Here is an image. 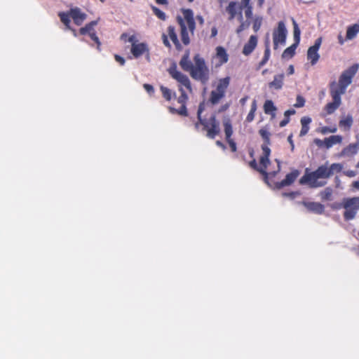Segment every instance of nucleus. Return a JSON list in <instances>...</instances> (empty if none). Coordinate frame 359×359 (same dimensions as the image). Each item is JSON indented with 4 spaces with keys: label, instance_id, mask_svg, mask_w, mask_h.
<instances>
[{
    "label": "nucleus",
    "instance_id": "c85d7f7f",
    "mask_svg": "<svg viewBox=\"0 0 359 359\" xmlns=\"http://www.w3.org/2000/svg\"><path fill=\"white\" fill-rule=\"evenodd\" d=\"M264 111L266 114H271L272 117H274L276 114L275 111L277 110L276 107L271 100H267L264 104Z\"/></svg>",
    "mask_w": 359,
    "mask_h": 359
},
{
    "label": "nucleus",
    "instance_id": "dca6fc26",
    "mask_svg": "<svg viewBox=\"0 0 359 359\" xmlns=\"http://www.w3.org/2000/svg\"><path fill=\"white\" fill-rule=\"evenodd\" d=\"M302 204L306 209L312 212L321 215L324 212L325 207L320 203L318 202H306L303 201Z\"/></svg>",
    "mask_w": 359,
    "mask_h": 359
},
{
    "label": "nucleus",
    "instance_id": "5fc2aeb1",
    "mask_svg": "<svg viewBox=\"0 0 359 359\" xmlns=\"http://www.w3.org/2000/svg\"><path fill=\"white\" fill-rule=\"evenodd\" d=\"M290 118L285 117L280 122L279 126L280 127L283 128L289 122H290Z\"/></svg>",
    "mask_w": 359,
    "mask_h": 359
},
{
    "label": "nucleus",
    "instance_id": "4be33fe9",
    "mask_svg": "<svg viewBox=\"0 0 359 359\" xmlns=\"http://www.w3.org/2000/svg\"><path fill=\"white\" fill-rule=\"evenodd\" d=\"M343 137L341 135H331L329 137L325 138V148L330 149L334 144H341Z\"/></svg>",
    "mask_w": 359,
    "mask_h": 359
},
{
    "label": "nucleus",
    "instance_id": "1a4fd4ad",
    "mask_svg": "<svg viewBox=\"0 0 359 359\" xmlns=\"http://www.w3.org/2000/svg\"><path fill=\"white\" fill-rule=\"evenodd\" d=\"M168 38L172 41L176 50L180 51L182 50V46L178 39L175 27L173 25H169L167 28V34H162V40L164 46L168 48H171V44Z\"/></svg>",
    "mask_w": 359,
    "mask_h": 359
},
{
    "label": "nucleus",
    "instance_id": "6ab92c4d",
    "mask_svg": "<svg viewBox=\"0 0 359 359\" xmlns=\"http://www.w3.org/2000/svg\"><path fill=\"white\" fill-rule=\"evenodd\" d=\"M239 4L236 1H231L229 5L226 7V12L229 15L228 20H233L236 15L238 16L239 13Z\"/></svg>",
    "mask_w": 359,
    "mask_h": 359
},
{
    "label": "nucleus",
    "instance_id": "cd10ccee",
    "mask_svg": "<svg viewBox=\"0 0 359 359\" xmlns=\"http://www.w3.org/2000/svg\"><path fill=\"white\" fill-rule=\"evenodd\" d=\"M97 24V20L91 21L86 24L84 27L79 29V34L81 35L91 34L95 32L94 27Z\"/></svg>",
    "mask_w": 359,
    "mask_h": 359
},
{
    "label": "nucleus",
    "instance_id": "7ed1b4c3",
    "mask_svg": "<svg viewBox=\"0 0 359 359\" xmlns=\"http://www.w3.org/2000/svg\"><path fill=\"white\" fill-rule=\"evenodd\" d=\"M343 165L339 163H334L328 166L327 163L319 166L315 171L307 172L301 177V184H308L311 188L321 187L326 184V182L318 181V179H328L335 172H340Z\"/></svg>",
    "mask_w": 359,
    "mask_h": 359
},
{
    "label": "nucleus",
    "instance_id": "412c9836",
    "mask_svg": "<svg viewBox=\"0 0 359 359\" xmlns=\"http://www.w3.org/2000/svg\"><path fill=\"white\" fill-rule=\"evenodd\" d=\"M216 57L218 60L219 65H222L228 62L229 55L226 50L222 46H217L216 48Z\"/></svg>",
    "mask_w": 359,
    "mask_h": 359
},
{
    "label": "nucleus",
    "instance_id": "f8f14e48",
    "mask_svg": "<svg viewBox=\"0 0 359 359\" xmlns=\"http://www.w3.org/2000/svg\"><path fill=\"white\" fill-rule=\"evenodd\" d=\"M322 43V38H318L315 41V43L313 46L309 48L307 51V60L310 62L311 65H315L319 58L320 55L318 53V50L320 47Z\"/></svg>",
    "mask_w": 359,
    "mask_h": 359
},
{
    "label": "nucleus",
    "instance_id": "393cba45",
    "mask_svg": "<svg viewBox=\"0 0 359 359\" xmlns=\"http://www.w3.org/2000/svg\"><path fill=\"white\" fill-rule=\"evenodd\" d=\"M259 134L264 141V144L262 146H269L271 144V134L266 127L262 128L259 130Z\"/></svg>",
    "mask_w": 359,
    "mask_h": 359
},
{
    "label": "nucleus",
    "instance_id": "a19ab883",
    "mask_svg": "<svg viewBox=\"0 0 359 359\" xmlns=\"http://www.w3.org/2000/svg\"><path fill=\"white\" fill-rule=\"evenodd\" d=\"M262 25V18H257L255 19L252 28L253 30L257 32L259 30Z\"/></svg>",
    "mask_w": 359,
    "mask_h": 359
},
{
    "label": "nucleus",
    "instance_id": "49530a36",
    "mask_svg": "<svg viewBox=\"0 0 359 359\" xmlns=\"http://www.w3.org/2000/svg\"><path fill=\"white\" fill-rule=\"evenodd\" d=\"M249 165L251 168L259 172V166L257 165V161L255 158L249 162Z\"/></svg>",
    "mask_w": 359,
    "mask_h": 359
},
{
    "label": "nucleus",
    "instance_id": "2f4dec72",
    "mask_svg": "<svg viewBox=\"0 0 359 359\" xmlns=\"http://www.w3.org/2000/svg\"><path fill=\"white\" fill-rule=\"evenodd\" d=\"M299 46V43H294L290 46L287 48L283 53L282 57L283 58H292L295 54V50Z\"/></svg>",
    "mask_w": 359,
    "mask_h": 359
},
{
    "label": "nucleus",
    "instance_id": "69168bd1",
    "mask_svg": "<svg viewBox=\"0 0 359 359\" xmlns=\"http://www.w3.org/2000/svg\"><path fill=\"white\" fill-rule=\"evenodd\" d=\"M351 187L359 190V181H355L352 183Z\"/></svg>",
    "mask_w": 359,
    "mask_h": 359
},
{
    "label": "nucleus",
    "instance_id": "f03ea898",
    "mask_svg": "<svg viewBox=\"0 0 359 359\" xmlns=\"http://www.w3.org/2000/svg\"><path fill=\"white\" fill-rule=\"evenodd\" d=\"M168 72L171 77L175 79L178 83V90L180 92V95L177 98V102L180 104L179 108H175L172 106L168 107V109L172 114H177L181 116H188V110L187 108V103L189 97L185 92L183 87H184L189 93H192V87L189 77L178 71L177 66L174 64L168 69Z\"/></svg>",
    "mask_w": 359,
    "mask_h": 359
},
{
    "label": "nucleus",
    "instance_id": "e2e57ef3",
    "mask_svg": "<svg viewBox=\"0 0 359 359\" xmlns=\"http://www.w3.org/2000/svg\"><path fill=\"white\" fill-rule=\"evenodd\" d=\"M248 100V96H245L243 97H242L241 100H240V103L242 106H244L247 102V100Z\"/></svg>",
    "mask_w": 359,
    "mask_h": 359
},
{
    "label": "nucleus",
    "instance_id": "58836bf2",
    "mask_svg": "<svg viewBox=\"0 0 359 359\" xmlns=\"http://www.w3.org/2000/svg\"><path fill=\"white\" fill-rule=\"evenodd\" d=\"M90 39L96 43L97 45V49L100 51L101 50V42L98 38V36L96 34V32H93L91 34L89 35Z\"/></svg>",
    "mask_w": 359,
    "mask_h": 359
},
{
    "label": "nucleus",
    "instance_id": "6e6d98bb",
    "mask_svg": "<svg viewBox=\"0 0 359 359\" xmlns=\"http://www.w3.org/2000/svg\"><path fill=\"white\" fill-rule=\"evenodd\" d=\"M287 141H288V142L290 143V144L291 146V150L293 151L294 148V142H293V140H292V134H290L288 136Z\"/></svg>",
    "mask_w": 359,
    "mask_h": 359
},
{
    "label": "nucleus",
    "instance_id": "ea45409f",
    "mask_svg": "<svg viewBox=\"0 0 359 359\" xmlns=\"http://www.w3.org/2000/svg\"><path fill=\"white\" fill-rule=\"evenodd\" d=\"M304 104H305V99L301 95H297V100H296V103L294 104V107L296 108H300V107H304Z\"/></svg>",
    "mask_w": 359,
    "mask_h": 359
},
{
    "label": "nucleus",
    "instance_id": "7c9ffc66",
    "mask_svg": "<svg viewBox=\"0 0 359 359\" xmlns=\"http://www.w3.org/2000/svg\"><path fill=\"white\" fill-rule=\"evenodd\" d=\"M160 90L163 97L168 102H170L172 97H175V93L165 86H161Z\"/></svg>",
    "mask_w": 359,
    "mask_h": 359
},
{
    "label": "nucleus",
    "instance_id": "f257e3e1",
    "mask_svg": "<svg viewBox=\"0 0 359 359\" xmlns=\"http://www.w3.org/2000/svg\"><path fill=\"white\" fill-rule=\"evenodd\" d=\"M358 68V64H353L341 73L338 82L332 81L330 83V93L332 102H328L324 107L327 114H333L339 107L341 104V96L346 93L347 87L352 83Z\"/></svg>",
    "mask_w": 359,
    "mask_h": 359
},
{
    "label": "nucleus",
    "instance_id": "473e14b6",
    "mask_svg": "<svg viewBox=\"0 0 359 359\" xmlns=\"http://www.w3.org/2000/svg\"><path fill=\"white\" fill-rule=\"evenodd\" d=\"M238 20L241 22V25L238 27L236 29V33L238 34H241L243 30L248 29L250 27V22L248 21H243V14L241 11H239L238 13Z\"/></svg>",
    "mask_w": 359,
    "mask_h": 359
},
{
    "label": "nucleus",
    "instance_id": "2eb2a0df",
    "mask_svg": "<svg viewBox=\"0 0 359 359\" xmlns=\"http://www.w3.org/2000/svg\"><path fill=\"white\" fill-rule=\"evenodd\" d=\"M69 15L73 19L74 22L79 26L86 19L87 15L83 13L79 8H74L69 10Z\"/></svg>",
    "mask_w": 359,
    "mask_h": 359
},
{
    "label": "nucleus",
    "instance_id": "37998d69",
    "mask_svg": "<svg viewBox=\"0 0 359 359\" xmlns=\"http://www.w3.org/2000/svg\"><path fill=\"white\" fill-rule=\"evenodd\" d=\"M226 142H228L230 148H231V150L233 151V152H235L236 151V149H237V147H236V142L233 141V140H232L231 138H229V140H226Z\"/></svg>",
    "mask_w": 359,
    "mask_h": 359
},
{
    "label": "nucleus",
    "instance_id": "6e6552de",
    "mask_svg": "<svg viewBox=\"0 0 359 359\" xmlns=\"http://www.w3.org/2000/svg\"><path fill=\"white\" fill-rule=\"evenodd\" d=\"M230 77L226 76L218 80L215 90H212L209 97V102L212 104H217L224 97L226 90L230 84Z\"/></svg>",
    "mask_w": 359,
    "mask_h": 359
},
{
    "label": "nucleus",
    "instance_id": "774afa93",
    "mask_svg": "<svg viewBox=\"0 0 359 359\" xmlns=\"http://www.w3.org/2000/svg\"><path fill=\"white\" fill-rule=\"evenodd\" d=\"M158 4L165 5L168 4L167 0H155Z\"/></svg>",
    "mask_w": 359,
    "mask_h": 359
},
{
    "label": "nucleus",
    "instance_id": "9b49d317",
    "mask_svg": "<svg viewBox=\"0 0 359 359\" xmlns=\"http://www.w3.org/2000/svg\"><path fill=\"white\" fill-rule=\"evenodd\" d=\"M262 155L259 158V172L264 175L265 179L268 178V172H266L268 165L270 164L269 156L271 154V149L266 146H262Z\"/></svg>",
    "mask_w": 359,
    "mask_h": 359
},
{
    "label": "nucleus",
    "instance_id": "052dcab7",
    "mask_svg": "<svg viewBox=\"0 0 359 359\" xmlns=\"http://www.w3.org/2000/svg\"><path fill=\"white\" fill-rule=\"evenodd\" d=\"M196 20L198 22V23L201 25H203L204 24V19L202 15H197L196 18Z\"/></svg>",
    "mask_w": 359,
    "mask_h": 359
},
{
    "label": "nucleus",
    "instance_id": "603ef678",
    "mask_svg": "<svg viewBox=\"0 0 359 359\" xmlns=\"http://www.w3.org/2000/svg\"><path fill=\"white\" fill-rule=\"evenodd\" d=\"M270 55H271L270 48H269V44L267 43L266 45V48L264 50V57H265V59L269 60Z\"/></svg>",
    "mask_w": 359,
    "mask_h": 359
},
{
    "label": "nucleus",
    "instance_id": "bb28decb",
    "mask_svg": "<svg viewBox=\"0 0 359 359\" xmlns=\"http://www.w3.org/2000/svg\"><path fill=\"white\" fill-rule=\"evenodd\" d=\"M302 128L299 133V136L303 137L306 135L309 130V124L311 123V118L309 116H304L301 118Z\"/></svg>",
    "mask_w": 359,
    "mask_h": 359
},
{
    "label": "nucleus",
    "instance_id": "72a5a7b5",
    "mask_svg": "<svg viewBox=\"0 0 359 359\" xmlns=\"http://www.w3.org/2000/svg\"><path fill=\"white\" fill-rule=\"evenodd\" d=\"M257 109V101L255 100H254L252 102L250 110L245 118V122L251 123L254 120Z\"/></svg>",
    "mask_w": 359,
    "mask_h": 359
},
{
    "label": "nucleus",
    "instance_id": "f704fd0d",
    "mask_svg": "<svg viewBox=\"0 0 359 359\" xmlns=\"http://www.w3.org/2000/svg\"><path fill=\"white\" fill-rule=\"evenodd\" d=\"M58 16L60 18L61 22L66 26L67 29H71L70 27V15L69 11L68 13L60 12Z\"/></svg>",
    "mask_w": 359,
    "mask_h": 359
},
{
    "label": "nucleus",
    "instance_id": "bf43d9fd",
    "mask_svg": "<svg viewBox=\"0 0 359 359\" xmlns=\"http://www.w3.org/2000/svg\"><path fill=\"white\" fill-rule=\"evenodd\" d=\"M268 61L269 60L265 59V57H263L262 60L259 62L258 67L261 68L262 67L265 65Z\"/></svg>",
    "mask_w": 359,
    "mask_h": 359
},
{
    "label": "nucleus",
    "instance_id": "e433bc0d",
    "mask_svg": "<svg viewBox=\"0 0 359 359\" xmlns=\"http://www.w3.org/2000/svg\"><path fill=\"white\" fill-rule=\"evenodd\" d=\"M293 25H294V42L297 43H299L300 42V34L301 32L298 27L297 22L293 20Z\"/></svg>",
    "mask_w": 359,
    "mask_h": 359
},
{
    "label": "nucleus",
    "instance_id": "423d86ee",
    "mask_svg": "<svg viewBox=\"0 0 359 359\" xmlns=\"http://www.w3.org/2000/svg\"><path fill=\"white\" fill-rule=\"evenodd\" d=\"M194 66L192 67L189 74L194 80L200 81L205 85L210 79V70L205 64L204 58L199 54H196L194 57Z\"/></svg>",
    "mask_w": 359,
    "mask_h": 359
},
{
    "label": "nucleus",
    "instance_id": "13d9d810",
    "mask_svg": "<svg viewBox=\"0 0 359 359\" xmlns=\"http://www.w3.org/2000/svg\"><path fill=\"white\" fill-rule=\"evenodd\" d=\"M127 41L131 43V45L133 44V43H136L137 40H136L135 36L132 35V36H129L128 39H127Z\"/></svg>",
    "mask_w": 359,
    "mask_h": 359
},
{
    "label": "nucleus",
    "instance_id": "4c0bfd02",
    "mask_svg": "<svg viewBox=\"0 0 359 359\" xmlns=\"http://www.w3.org/2000/svg\"><path fill=\"white\" fill-rule=\"evenodd\" d=\"M152 11L154 12V13L161 20H165V18H166V15L165 13L162 11L161 10H160L159 8H156V7H153L152 8Z\"/></svg>",
    "mask_w": 359,
    "mask_h": 359
},
{
    "label": "nucleus",
    "instance_id": "a18cd8bd",
    "mask_svg": "<svg viewBox=\"0 0 359 359\" xmlns=\"http://www.w3.org/2000/svg\"><path fill=\"white\" fill-rule=\"evenodd\" d=\"M143 87L149 94L151 95L154 93V87L151 84L145 83Z\"/></svg>",
    "mask_w": 359,
    "mask_h": 359
},
{
    "label": "nucleus",
    "instance_id": "4468645a",
    "mask_svg": "<svg viewBox=\"0 0 359 359\" xmlns=\"http://www.w3.org/2000/svg\"><path fill=\"white\" fill-rule=\"evenodd\" d=\"M300 172L298 170H293L290 173L287 174L285 178L280 182H278L276 183V187L278 189H280L285 187H287L294 183L296 179L299 175Z\"/></svg>",
    "mask_w": 359,
    "mask_h": 359
},
{
    "label": "nucleus",
    "instance_id": "0e129e2a",
    "mask_svg": "<svg viewBox=\"0 0 359 359\" xmlns=\"http://www.w3.org/2000/svg\"><path fill=\"white\" fill-rule=\"evenodd\" d=\"M338 41L340 45H343L344 43L345 39L343 38L341 34L338 35Z\"/></svg>",
    "mask_w": 359,
    "mask_h": 359
},
{
    "label": "nucleus",
    "instance_id": "ddd939ff",
    "mask_svg": "<svg viewBox=\"0 0 359 359\" xmlns=\"http://www.w3.org/2000/svg\"><path fill=\"white\" fill-rule=\"evenodd\" d=\"M130 52L135 58L146 54L147 60H149V48L145 43H133L131 46Z\"/></svg>",
    "mask_w": 359,
    "mask_h": 359
},
{
    "label": "nucleus",
    "instance_id": "aec40b11",
    "mask_svg": "<svg viewBox=\"0 0 359 359\" xmlns=\"http://www.w3.org/2000/svg\"><path fill=\"white\" fill-rule=\"evenodd\" d=\"M180 65L181 68L187 72H190L194 65L189 59V52L187 51L182 57L180 61Z\"/></svg>",
    "mask_w": 359,
    "mask_h": 359
},
{
    "label": "nucleus",
    "instance_id": "09e8293b",
    "mask_svg": "<svg viewBox=\"0 0 359 359\" xmlns=\"http://www.w3.org/2000/svg\"><path fill=\"white\" fill-rule=\"evenodd\" d=\"M313 142H314L316 146H318V147H320V148L325 147V139L323 140H322L316 138L313 140Z\"/></svg>",
    "mask_w": 359,
    "mask_h": 359
},
{
    "label": "nucleus",
    "instance_id": "0eeeda50",
    "mask_svg": "<svg viewBox=\"0 0 359 359\" xmlns=\"http://www.w3.org/2000/svg\"><path fill=\"white\" fill-rule=\"evenodd\" d=\"M344 208L343 217L345 221L353 219L358 210H359V196L344 198L341 203H337L332 205L334 209Z\"/></svg>",
    "mask_w": 359,
    "mask_h": 359
},
{
    "label": "nucleus",
    "instance_id": "338daca9",
    "mask_svg": "<svg viewBox=\"0 0 359 359\" xmlns=\"http://www.w3.org/2000/svg\"><path fill=\"white\" fill-rule=\"evenodd\" d=\"M229 108V105L228 104H224L223 106H222L219 109V112H222V111H226L227 109Z\"/></svg>",
    "mask_w": 359,
    "mask_h": 359
},
{
    "label": "nucleus",
    "instance_id": "864d4df0",
    "mask_svg": "<svg viewBox=\"0 0 359 359\" xmlns=\"http://www.w3.org/2000/svg\"><path fill=\"white\" fill-rule=\"evenodd\" d=\"M318 132L323 135L329 133H330V127H328V126L322 127L318 130Z\"/></svg>",
    "mask_w": 359,
    "mask_h": 359
},
{
    "label": "nucleus",
    "instance_id": "8fccbe9b",
    "mask_svg": "<svg viewBox=\"0 0 359 359\" xmlns=\"http://www.w3.org/2000/svg\"><path fill=\"white\" fill-rule=\"evenodd\" d=\"M114 59H115V60H116L117 62H118L121 65H122V66H123V65H124L126 60H125V59H124L123 57H121V55H114Z\"/></svg>",
    "mask_w": 359,
    "mask_h": 359
},
{
    "label": "nucleus",
    "instance_id": "b1692460",
    "mask_svg": "<svg viewBox=\"0 0 359 359\" xmlns=\"http://www.w3.org/2000/svg\"><path fill=\"white\" fill-rule=\"evenodd\" d=\"M359 33V24L355 23L347 27L346 40H352Z\"/></svg>",
    "mask_w": 359,
    "mask_h": 359
},
{
    "label": "nucleus",
    "instance_id": "9d476101",
    "mask_svg": "<svg viewBox=\"0 0 359 359\" xmlns=\"http://www.w3.org/2000/svg\"><path fill=\"white\" fill-rule=\"evenodd\" d=\"M287 29L284 22L280 21L278 23V27L274 29L273 33V48L277 49L279 45H284L286 40Z\"/></svg>",
    "mask_w": 359,
    "mask_h": 359
},
{
    "label": "nucleus",
    "instance_id": "680f3d73",
    "mask_svg": "<svg viewBox=\"0 0 359 359\" xmlns=\"http://www.w3.org/2000/svg\"><path fill=\"white\" fill-rule=\"evenodd\" d=\"M294 72V66L293 65H290L288 69H287V74L289 75H291V74H293Z\"/></svg>",
    "mask_w": 359,
    "mask_h": 359
},
{
    "label": "nucleus",
    "instance_id": "4d7b16f0",
    "mask_svg": "<svg viewBox=\"0 0 359 359\" xmlns=\"http://www.w3.org/2000/svg\"><path fill=\"white\" fill-rule=\"evenodd\" d=\"M294 114H295V111L294 109H288V110L285 111L284 116L285 117H289L290 118V115H293Z\"/></svg>",
    "mask_w": 359,
    "mask_h": 359
},
{
    "label": "nucleus",
    "instance_id": "c03bdc74",
    "mask_svg": "<svg viewBox=\"0 0 359 359\" xmlns=\"http://www.w3.org/2000/svg\"><path fill=\"white\" fill-rule=\"evenodd\" d=\"M239 11L242 12L243 7L252 6L250 0H241V4L239 5Z\"/></svg>",
    "mask_w": 359,
    "mask_h": 359
},
{
    "label": "nucleus",
    "instance_id": "de8ad7c7",
    "mask_svg": "<svg viewBox=\"0 0 359 359\" xmlns=\"http://www.w3.org/2000/svg\"><path fill=\"white\" fill-rule=\"evenodd\" d=\"M299 193L297 191H292V192H285L283 193V196L285 197H290V198H294L297 195H299Z\"/></svg>",
    "mask_w": 359,
    "mask_h": 359
},
{
    "label": "nucleus",
    "instance_id": "a878e982",
    "mask_svg": "<svg viewBox=\"0 0 359 359\" xmlns=\"http://www.w3.org/2000/svg\"><path fill=\"white\" fill-rule=\"evenodd\" d=\"M359 150V144L353 143L350 144L347 147H344L341 151V154L344 156H353L358 153Z\"/></svg>",
    "mask_w": 359,
    "mask_h": 359
},
{
    "label": "nucleus",
    "instance_id": "79ce46f5",
    "mask_svg": "<svg viewBox=\"0 0 359 359\" xmlns=\"http://www.w3.org/2000/svg\"><path fill=\"white\" fill-rule=\"evenodd\" d=\"M245 9V15L247 18H251L252 17V6L243 7Z\"/></svg>",
    "mask_w": 359,
    "mask_h": 359
},
{
    "label": "nucleus",
    "instance_id": "f3484780",
    "mask_svg": "<svg viewBox=\"0 0 359 359\" xmlns=\"http://www.w3.org/2000/svg\"><path fill=\"white\" fill-rule=\"evenodd\" d=\"M284 74L275 75L273 80L268 83L269 88L273 90H280L284 84Z\"/></svg>",
    "mask_w": 359,
    "mask_h": 359
},
{
    "label": "nucleus",
    "instance_id": "5701e85b",
    "mask_svg": "<svg viewBox=\"0 0 359 359\" xmlns=\"http://www.w3.org/2000/svg\"><path fill=\"white\" fill-rule=\"evenodd\" d=\"M353 123V116L348 114L346 116L342 117L339 121V126L344 130H350Z\"/></svg>",
    "mask_w": 359,
    "mask_h": 359
},
{
    "label": "nucleus",
    "instance_id": "c9c22d12",
    "mask_svg": "<svg viewBox=\"0 0 359 359\" xmlns=\"http://www.w3.org/2000/svg\"><path fill=\"white\" fill-rule=\"evenodd\" d=\"M333 191L330 187H326L323 191H320V196L323 201H330L332 196Z\"/></svg>",
    "mask_w": 359,
    "mask_h": 359
},
{
    "label": "nucleus",
    "instance_id": "20e7f679",
    "mask_svg": "<svg viewBox=\"0 0 359 359\" xmlns=\"http://www.w3.org/2000/svg\"><path fill=\"white\" fill-rule=\"evenodd\" d=\"M182 13L183 16H177L176 20L180 26L182 42L184 46H188L191 41L189 35L193 36L194 34L196 25V20L191 9H182Z\"/></svg>",
    "mask_w": 359,
    "mask_h": 359
},
{
    "label": "nucleus",
    "instance_id": "39448f33",
    "mask_svg": "<svg viewBox=\"0 0 359 359\" xmlns=\"http://www.w3.org/2000/svg\"><path fill=\"white\" fill-rule=\"evenodd\" d=\"M205 104L201 102L197 111L198 121L195 123L194 127L196 130H199L201 126H203V130L206 131L207 137L214 139L219 134V123L216 118L215 114H212L208 118H203L202 113L205 110Z\"/></svg>",
    "mask_w": 359,
    "mask_h": 359
},
{
    "label": "nucleus",
    "instance_id": "c756f323",
    "mask_svg": "<svg viewBox=\"0 0 359 359\" xmlns=\"http://www.w3.org/2000/svg\"><path fill=\"white\" fill-rule=\"evenodd\" d=\"M223 126L226 140L231 138V136L233 135V127L231 121L229 118H226L223 121Z\"/></svg>",
    "mask_w": 359,
    "mask_h": 359
},
{
    "label": "nucleus",
    "instance_id": "a211bd4d",
    "mask_svg": "<svg viewBox=\"0 0 359 359\" xmlns=\"http://www.w3.org/2000/svg\"><path fill=\"white\" fill-rule=\"evenodd\" d=\"M257 45V37L255 35L250 36L248 43L244 45L243 53L245 55H249L255 50Z\"/></svg>",
    "mask_w": 359,
    "mask_h": 359
},
{
    "label": "nucleus",
    "instance_id": "3c124183",
    "mask_svg": "<svg viewBox=\"0 0 359 359\" xmlns=\"http://www.w3.org/2000/svg\"><path fill=\"white\" fill-rule=\"evenodd\" d=\"M344 175L348 177H353L357 175V172L355 170H346L344 172Z\"/></svg>",
    "mask_w": 359,
    "mask_h": 359
}]
</instances>
